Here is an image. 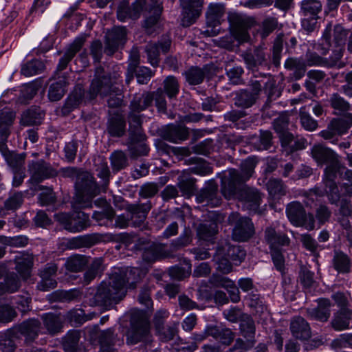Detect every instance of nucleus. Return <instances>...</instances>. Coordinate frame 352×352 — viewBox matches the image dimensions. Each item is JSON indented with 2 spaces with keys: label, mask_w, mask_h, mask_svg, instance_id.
<instances>
[{
  "label": "nucleus",
  "mask_w": 352,
  "mask_h": 352,
  "mask_svg": "<svg viewBox=\"0 0 352 352\" xmlns=\"http://www.w3.org/2000/svg\"><path fill=\"white\" fill-rule=\"evenodd\" d=\"M179 1L183 9L182 25L188 27L201 15L204 0H179Z\"/></svg>",
  "instance_id": "nucleus-12"
},
{
  "label": "nucleus",
  "mask_w": 352,
  "mask_h": 352,
  "mask_svg": "<svg viewBox=\"0 0 352 352\" xmlns=\"http://www.w3.org/2000/svg\"><path fill=\"white\" fill-rule=\"evenodd\" d=\"M96 314L94 313L86 315L84 310L76 309L70 311L67 314L69 321L74 325H81L85 322L91 320Z\"/></svg>",
  "instance_id": "nucleus-61"
},
{
  "label": "nucleus",
  "mask_w": 352,
  "mask_h": 352,
  "mask_svg": "<svg viewBox=\"0 0 352 352\" xmlns=\"http://www.w3.org/2000/svg\"><path fill=\"white\" fill-rule=\"evenodd\" d=\"M126 344L134 345L141 342L147 349L152 345L153 337L150 332V325L145 314L134 309L131 313L130 327L126 333Z\"/></svg>",
  "instance_id": "nucleus-3"
},
{
  "label": "nucleus",
  "mask_w": 352,
  "mask_h": 352,
  "mask_svg": "<svg viewBox=\"0 0 352 352\" xmlns=\"http://www.w3.org/2000/svg\"><path fill=\"white\" fill-rule=\"evenodd\" d=\"M331 50V55L329 58H326V67L342 68L344 63L340 60L343 55V47L335 46V48Z\"/></svg>",
  "instance_id": "nucleus-59"
},
{
  "label": "nucleus",
  "mask_w": 352,
  "mask_h": 352,
  "mask_svg": "<svg viewBox=\"0 0 352 352\" xmlns=\"http://www.w3.org/2000/svg\"><path fill=\"white\" fill-rule=\"evenodd\" d=\"M142 117L138 113L130 111L129 114V139L131 142H139L143 138Z\"/></svg>",
  "instance_id": "nucleus-29"
},
{
  "label": "nucleus",
  "mask_w": 352,
  "mask_h": 352,
  "mask_svg": "<svg viewBox=\"0 0 352 352\" xmlns=\"http://www.w3.org/2000/svg\"><path fill=\"white\" fill-rule=\"evenodd\" d=\"M256 163L254 157H249L241 162L240 170L231 168L224 173L221 178V192L226 199L233 197L238 187L252 176Z\"/></svg>",
  "instance_id": "nucleus-2"
},
{
  "label": "nucleus",
  "mask_w": 352,
  "mask_h": 352,
  "mask_svg": "<svg viewBox=\"0 0 352 352\" xmlns=\"http://www.w3.org/2000/svg\"><path fill=\"white\" fill-rule=\"evenodd\" d=\"M100 352H114L113 331L109 329L101 333L99 337Z\"/></svg>",
  "instance_id": "nucleus-55"
},
{
  "label": "nucleus",
  "mask_w": 352,
  "mask_h": 352,
  "mask_svg": "<svg viewBox=\"0 0 352 352\" xmlns=\"http://www.w3.org/2000/svg\"><path fill=\"white\" fill-rule=\"evenodd\" d=\"M29 239L26 236L19 235L15 236H0V243L14 247V248H23L28 244Z\"/></svg>",
  "instance_id": "nucleus-58"
},
{
  "label": "nucleus",
  "mask_w": 352,
  "mask_h": 352,
  "mask_svg": "<svg viewBox=\"0 0 352 352\" xmlns=\"http://www.w3.org/2000/svg\"><path fill=\"white\" fill-rule=\"evenodd\" d=\"M5 158L12 171L25 170V153H8L5 155Z\"/></svg>",
  "instance_id": "nucleus-52"
},
{
  "label": "nucleus",
  "mask_w": 352,
  "mask_h": 352,
  "mask_svg": "<svg viewBox=\"0 0 352 352\" xmlns=\"http://www.w3.org/2000/svg\"><path fill=\"white\" fill-rule=\"evenodd\" d=\"M287 216L296 226L305 227L308 230L315 228V219L312 214H307L302 205L298 201L289 204L286 208Z\"/></svg>",
  "instance_id": "nucleus-6"
},
{
  "label": "nucleus",
  "mask_w": 352,
  "mask_h": 352,
  "mask_svg": "<svg viewBox=\"0 0 352 352\" xmlns=\"http://www.w3.org/2000/svg\"><path fill=\"white\" fill-rule=\"evenodd\" d=\"M100 235L97 233L85 234L69 239L67 242L66 246L70 250H76L82 248H91L100 242Z\"/></svg>",
  "instance_id": "nucleus-24"
},
{
  "label": "nucleus",
  "mask_w": 352,
  "mask_h": 352,
  "mask_svg": "<svg viewBox=\"0 0 352 352\" xmlns=\"http://www.w3.org/2000/svg\"><path fill=\"white\" fill-rule=\"evenodd\" d=\"M289 329L292 335L301 341L307 340L311 336L309 323L301 316L294 317L292 319Z\"/></svg>",
  "instance_id": "nucleus-18"
},
{
  "label": "nucleus",
  "mask_w": 352,
  "mask_h": 352,
  "mask_svg": "<svg viewBox=\"0 0 352 352\" xmlns=\"http://www.w3.org/2000/svg\"><path fill=\"white\" fill-rule=\"evenodd\" d=\"M146 4V0H135L131 6H129L128 1H122L117 10L118 19L124 21L127 19H138Z\"/></svg>",
  "instance_id": "nucleus-15"
},
{
  "label": "nucleus",
  "mask_w": 352,
  "mask_h": 352,
  "mask_svg": "<svg viewBox=\"0 0 352 352\" xmlns=\"http://www.w3.org/2000/svg\"><path fill=\"white\" fill-rule=\"evenodd\" d=\"M164 90L169 98H175L179 91V85L177 78L173 76H168L164 80Z\"/></svg>",
  "instance_id": "nucleus-64"
},
{
  "label": "nucleus",
  "mask_w": 352,
  "mask_h": 352,
  "mask_svg": "<svg viewBox=\"0 0 352 352\" xmlns=\"http://www.w3.org/2000/svg\"><path fill=\"white\" fill-rule=\"evenodd\" d=\"M43 117L44 113L39 108L31 107L22 114L21 123L23 126L39 124Z\"/></svg>",
  "instance_id": "nucleus-37"
},
{
  "label": "nucleus",
  "mask_w": 352,
  "mask_h": 352,
  "mask_svg": "<svg viewBox=\"0 0 352 352\" xmlns=\"http://www.w3.org/2000/svg\"><path fill=\"white\" fill-rule=\"evenodd\" d=\"M331 32L332 24L329 23L327 25L326 28L322 33L321 43H318L316 46V50L318 51L321 55H326L331 50Z\"/></svg>",
  "instance_id": "nucleus-53"
},
{
  "label": "nucleus",
  "mask_w": 352,
  "mask_h": 352,
  "mask_svg": "<svg viewBox=\"0 0 352 352\" xmlns=\"http://www.w3.org/2000/svg\"><path fill=\"white\" fill-rule=\"evenodd\" d=\"M89 256L85 255L74 254L67 259L65 266L69 272H80L89 263Z\"/></svg>",
  "instance_id": "nucleus-40"
},
{
  "label": "nucleus",
  "mask_w": 352,
  "mask_h": 352,
  "mask_svg": "<svg viewBox=\"0 0 352 352\" xmlns=\"http://www.w3.org/2000/svg\"><path fill=\"white\" fill-rule=\"evenodd\" d=\"M228 221L234 224L232 238L236 241H246L254 233V226L250 219L243 217L237 212H232L228 217Z\"/></svg>",
  "instance_id": "nucleus-8"
},
{
  "label": "nucleus",
  "mask_w": 352,
  "mask_h": 352,
  "mask_svg": "<svg viewBox=\"0 0 352 352\" xmlns=\"http://www.w3.org/2000/svg\"><path fill=\"white\" fill-rule=\"evenodd\" d=\"M234 104L243 109L252 107L256 102L255 94L248 90H241L236 94Z\"/></svg>",
  "instance_id": "nucleus-46"
},
{
  "label": "nucleus",
  "mask_w": 352,
  "mask_h": 352,
  "mask_svg": "<svg viewBox=\"0 0 352 352\" xmlns=\"http://www.w3.org/2000/svg\"><path fill=\"white\" fill-rule=\"evenodd\" d=\"M245 251L239 245H229L226 256L236 265H239L245 258Z\"/></svg>",
  "instance_id": "nucleus-60"
},
{
  "label": "nucleus",
  "mask_w": 352,
  "mask_h": 352,
  "mask_svg": "<svg viewBox=\"0 0 352 352\" xmlns=\"http://www.w3.org/2000/svg\"><path fill=\"white\" fill-rule=\"evenodd\" d=\"M45 69V65L43 60L34 58L21 64V74L26 77L38 75Z\"/></svg>",
  "instance_id": "nucleus-35"
},
{
  "label": "nucleus",
  "mask_w": 352,
  "mask_h": 352,
  "mask_svg": "<svg viewBox=\"0 0 352 352\" xmlns=\"http://www.w3.org/2000/svg\"><path fill=\"white\" fill-rule=\"evenodd\" d=\"M330 127L334 130L338 135L346 133L352 125V120L343 118H334L330 122Z\"/></svg>",
  "instance_id": "nucleus-62"
},
{
  "label": "nucleus",
  "mask_w": 352,
  "mask_h": 352,
  "mask_svg": "<svg viewBox=\"0 0 352 352\" xmlns=\"http://www.w3.org/2000/svg\"><path fill=\"white\" fill-rule=\"evenodd\" d=\"M208 333L225 346L230 345L235 337V333L230 329L223 326L209 325Z\"/></svg>",
  "instance_id": "nucleus-22"
},
{
  "label": "nucleus",
  "mask_w": 352,
  "mask_h": 352,
  "mask_svg": "<svg viewBox=\"0 0 352 352\" xmlns=\"http://www.w3.org/2000/svg\"><path fill=\"white\" fill-rule=\"evenodd\" d=\"M239 201L243 208L248 210L250 214H261L259 207L262 202V195L257 189L244 187L239 192Z\"/></svg>",
  "instance_id": "nucleus-11"
},
{
  "label": "nucleus",
  "mask_w": 352,
  "mask_h": 352,
  "mask_svg": "<svg viewBox=\"0 0 352 352\" xmlns=\"http://www.w3.org/2000/svg\"><path fill=\"white\" fill-rule=\"evenodd\" d=\"M107 130L108 133L114 138L122 137L126 131V121L120 114H114L107 122Z\"/></svg>",
  "instance_id": "nucleus-28"
},
{
  "label": "nucleus",
  "mask_w": 352,
  "mask_h": 352,
  "mask_svg": "<svg viewBox=\"0 0 352 352\" xmlns=\"http://www.w3.org/2000/svg\"><path fill=\"white\" fill-rule=\"evenodd\" d=\"M15 270L19 274L21 278L26 280L31 276L32 268L34 265V258L32 254L22 253L16 256L14 258Z\"/></svg>",
  "instance_id": "nucleus-21"
},
{
  "label": "nucleus",
  "mask_w": 352,
  "mask_h": 352,
  "mask_svg": "<svg viewBox=\"0 0 352 352\" xmlns=\"http://www.w3.org/2000/svg\"><path fill=\"white\" fill-rule=\"evenodd\" d=\"M85 41L83 36L77 37L68 47L63 57L59 60L57 65L58 71H63L67 67L68 63L73 59L76 54L81 50Z\"/></svg>",
  "instance_id": "nucleus-23"
},
{
  "label": "nucleus",
  "mask_w": 352,
  "mask_h": 352,
  "mask_svg": "<svg viewBox=\"0 0 352 352\" xmlns=\"http://www.w3.org/2000/svg\"><path fill=\"white\" fill-rule=\"evenodd\" d=\"M161 0H149V3L146 7V10L149 13V16L145 20L144 27L148 30L153 28L159 21L162 12V6Z\"/></svg>",
  "instance_id": "nucleus-30"
},
{
  "label": "nucleus",
  "mask_w": 352,
  "mask_h": 352,
  "mask_svg": "<svg viewBox=\"0 0 352 352\" xmlns=\"http://www.w3.org/2000/svg\"><path fill=\"white\" fill-rule=\"evenodd\" d=\"M153 96L151 93H144L141 95L135 96L130 104V110L132 112L139 113L145 110L152 104Z\"/></svg>",
  "instance_id": "nucleus-36"
},
{
  "label": "nucleus",
  "mask_w": 352,
  "mask_h": 352,
  "mask_svg": "<svg viewBox=\"0 0 352 352\" xmlns=\"http://www.w3.org/2000/svg\"><path fill=\"white\" fill-rule=\"evenodd\" d=\"M23 202V195L21 192L11 193L8 198L4 201L2 208H0V214L6 215V211H15L19 208Z\"/></svg>",
  "instance_id": "nucleus-41"
},
{
  "label": "nucleus",
  "mask_w": 352,
  "mask_h": 352,
  "mask_svg": "<svg viewBox=\"0 0 352 352\" xmlns=\"http://www.w3.org/2000/svg\"><path fill=\"white\" fill-rule=\"evenodd\" d=\"M231 34L226 35L219 40V45L228 50H233L235 41L239 43L248 42L250 38L248 30L253 26L254 19L239 14H232L229 17Z\"/></svg>",
  "instance_id": "nucleus-4"
},
{
  "label": "nucleus",
  "mask_w": 352,
  "mask_h": 352,
  "mask_svg": "<svg viewBox=\"0 0 352 352\" xmlns=\"http://www.w3.org/2000/svg\"><path fill=\"white\" fill-rule=\"evenodd\" d=\"M76 201L81 208H91L92 199L100 193L94 176L87 171L80 173L75 181Z\"/></svg>",
  "instance_id": "nucleus-5"
},
{
  "label": "nucleus",
  "mask_w": 352,
  "mask_h": 352,
  "mask_svg": "<svg viewBox=\"0 0 352 352\" xmlns=\"http://www.w3.org/2000/svg\"><path fill=\"white\" fill-rule=\"evenodd\" d=\"M43 323L48 333L55 335L60 332L63 328L60 318L52 314H46L43 316Z\"/></svg>",
  "instance_id": "nucleus-50"
},
{
  "label": "nucleus",
  "mask_w": 352,
  "mask_h": 352,
  "mask_svg": "<svg viewBox=\"0 0 352 352\" xmlns=\"http://www.w3.org/2000/svg\"><path fill=\"white\" fill-rule=\"evenodd\" d=\"M21 280L14 272L8 273L3 281L0 282V296L6 293H14L21 287Z\"/></svg>",
  "instance_id": "nucleus-33"
},
{
  "label": "nucleus",
  "mask_w": 352,
  "mask_h": 352,
  "mask_svg": "<svg viewBox=\"0 0 352 352\" xmlns=\"http://www.w3.org/2000/svg\"><path fill=\"white\" fill-rule=\"evenodd\" d=\"M41 329V322L38 319L31 318L14 325L10 329V332L15 338L19 339L23 337L25 342L30 343L38 338Z\"/></svg>",
  "instance_id": "nucleus-9"
},
{
  "label": "nucleus",
  "mask_w": 352,
  "mask_h": 352,
  "mask_svg": "<svg viewBox=\"0 0 352 352\" xmlns=\"http://www.w3.org/2000/svg\"><path fill=\"white\" fill-rule=\"evenodd\" d=\"M225 12L224 7L220 3H210L206 12L207 21L211 25L215 26L219 23L220 19Z\"/></svg>",
  "instance_id": "nucleus-47"
},
{
  "label": "nucleus",
  "mask_w": 352,
  "mask_h": 352,
  "mask_svg": "<svg viewBox=\"0 0 352 352\" xmlns=\"http://www.w3.org/2000/svg\"><path fill=\"white\" fill-rule=\"evenodd\" d=\"M265 240L269 245L270 250H283L284 247L289 246L290 243V239L286 234L276 231L272 227L265 229Z\"/></svg>",
  "instance_id": "nucleus-17"
},
{
  "label": "nucleus",
  "mask_w": 352,
  "mask_h": 352,
  "mask_svg": "<svg viewBox=\"0 0 352 352\" xmlns=\"http://www.w3.org/2000/svg\"><path fill=\"white\" fill-rule=\"evenodd\" d=\"M110 160L113 172H118L129 165L126 153L120 150L113 152Z\"/></svg>",
  "instance_id": "nucleus-51"
},
{
  "label": "nucleus",
  "mask_w": 352,
  "mask_h": 352,
  "mask_svg": "<svg viewBox=\"0 0 352 352\" xmlns=\"http://www.w3.org/2000/svg\"><path fill=\"white\" fill-rule=\"evenodd\" d=\"M28 171L31 175V179L37 183L57 175V171L43 160L31 161L28 164Z\"/></svg>",
  "instance_id": "nucleus-13"
},
{
  "label": "nucleus",
  "mask_w": 352,
  "mask_h": 352,
  "mask_svg": "<svg viewBox=\"0 0 352 352\" xmlns=\"http://www.w3.org/2000/svg\"><path fill=\"white\" fill-rule=\"evenodd\" d=\"M322 10V3L318 0H303L301 2V11L304 16L316 19Z\"/></svg>",
  "instance_id": "nucleus-49"
},
{
  "label": "nucleus",
  "mask_w": 352,
  "mask_h": 352,
  "mask_svg": "<svg viewBox=\"0 0 352 352\" xmlns=\"http://www.w3.org/2000/svg\"><path fill=\"white\" fill-rule=\"evenodd\" d=\"M329 103L337 115H345L351 110V104L339 94L334 93L329 98Z\"/></svg>",
  "instance_id": "nucleus-39"
},
{
  "label": "nucleus",
  "mask_w": 352,
  "mask_h": 352,
  "mask_svg": "<svg viewBox=\"0 0 352 352\" xmlns=\"http://www.w3.org/2000/svg\"><path fill=\"white\" fill-rule=\"evenodd\" d=\"M332 303L328 298H320L318 300V306L315 308L307 309L309 317L311 319L321 322H327L331 315Z\"/></svg>",
  "instance_id": "nucleus-20"
},
{
  "label": "nucleus",
  "mask_w": 352,
  "mask_h": 352,
  "mask_svg": "<svg viewBox=\"0 0 352 352\" xmlns=\"http://www.w3.org/2000/svg\"><path fill=\"white\" fill-rule=\"evenodd\" d=\"M299 117L301 126L305 130L313 131L318 128V122L309 115L306 105L300 109Z\"/></svg>",
  "instance_id": "nucleus-56"
},
{
  "label": "nucleus",
  "mask_w": 352,
  "mask_h": 352,
  "mask_svg": "<svg viewBox=\"0 0 352 352\" xmlns=\"http://www.w3.org/2000/svg\"><path fill=\"white\" fill-rule=\"evenodd\" d=\"M285 67L289 70L293 71L294 76L296 79L301 78L306 72V64L300 59L296 58H289L285 63Z\"/></svg>",
  "instance_id": "nucleus-48"
},
{
  "label": "nucleus",
  "mask_w": 352,
  "mask_h": 352,
  "mask_svg": "<svg viewBox=\"0 0 352 352\" xmlns=\"http://www.w3.org/2000/svg\"><path fill=\"white\" fill-rule=\"evenodd\" d=\"M267 189L274 199H280L286 194V186L280 179H270L267 183Z\"/></svg>",
  "instance_id": "nucleus-44"
},
{
  "label": "nucleus",
  "mask_w": 352,
  "mask_h": 352,
  "mask_svg": "<svg viewBox=\"0 0 352 352\" xmlns=\"http://www.w3.org/2000/svg\"><path fill=\"white\" fill-rule=\"evenodd\" d=\"M55 219L71 232H78L91 226L89 214L80 212L75 214L60 212L54 214Z\"/></svg>",
  "instance_id": "nucleus-7"
},
{
  "label": "nucleus",
  "mask_w": 352,
  "mask_h": 352,
  "mask_svg": "<svg viewBox=\"0 0 352 352\" xmlns=\"http://www.w3.org/2000/svg\"><path fill=\"white\" fill-rule=\"evenodd\" d=\"M288 121L287 118H279L274 122V129L280 135V140L283 146H290L292 143L294 141V135L287 131H284V129L287 126Z\"/></svg>",
  "instance_id": "nucleus-34"
},
{
  "label": "nucleus",
  "mask_w": 352,
  "mask_h": 352,
  "mask_svg": "<svg viewBox=\"0 0 352 352\" xmlns=\"http://www.w3.org/2000/svg\"><path fill=\"white\" fill-rule=\"evenodd\" d=\"M151 209V203L148 201L144 204H132L126 206V211L135 226H140L146 219Z\"/></svg>",
  "instance_id": "nucleus-19"
},
{
  "label": "nucleus",
  "mask_w": 352,
  "mask_h": 352,
  "mask_svg": "<svg viewBox=\"0 0 352 352\" xmlns=\"http://www.w3.org/2000/svg\"><path fill=\"white\" fill-rule=\"evenodd\" d=\"M240 330L243 337L252 341L255 335V324L253 319L248 315L244 316L240 323Z\"/></svg>",
  "instance_id": "nucleus-54"
},
{
  "label": "nucleus",
  "mask_w": 352,
  "mask_h": 352,
  "mask_svg": "<svg viewBox=\"0 0 352 352\" xmlns=\"http://www.w3.org/2000/svg\"><path fill=\"white\" fill-rule=\"evenodd\" d=\"M140 270L133 267L125 274H112L108 280L103 281L98 286L94 296L95 302L106 309H109L113 304L118 303L126 294V283L129 280L128 275L138 274Z\"/></svg>",
  "instance_id": "nucleus-1"
},
{
  "label": "nucleus",
  "mask_w": 352,
  "mask_h": 352,
  "mask_svg": "<svg viewBox=\"0 0 352 352\" xmlns=\"http://www.w3.org/2000/svg\"><path fill=\"white\" fill-rule=\"evenodd\" d=\"M126 41V29L124 27H116L109 31L106 36L104 53L113 55L120 46H123Z\"/></svg>",
  "instance_id": "nucleus-14"
},
{
  "label": "nucleus",
  "mask_w": 352,
  "mask_h": 352,
  "mask_svg": "<svg viewBox=\"0 0 352 352\" xmlns=\"http://www.w3.org/2000/svg\"><path fill=\"white\" fill-rule=\"evenodd\" d=\"M160 136L164 140L173 143H180L188 138V129L181 124H168L160 131Z\"/></svg>",
  "instance_id": "nucleus-16"
},
{
  "label": "nucleus",
  "mask_w": 352,
  "mask_h": 352,
  "mask_svg": "<svg viewBox=\"0 0 352 352\" xmlns=\"http://www.w3.org/2000/svg\"><path fill=\"white\" fill-rule=\"evenodd\" d=\"M311 157L318 164L333 162L338 155L331 149L321 144H314L311 149Z\"/></svg>",
  "instance_id": "nucleus-25"
},
{
  "label": "nucleus",
  "mask_w": 352,
  "mask_h": 352,
  "mask_svg": "<svg viewBox=\"0 0 352 352\" xmlns=\"http://www.w3.org/2000/svg\"><path fill=\"white\" fill-rule=\"evenodd\" d=\"M12 338H15L11 333L10 329L0 335V350L2 352H14L16 346Z\"/></svg>",
  "instance_id": "nucleus-63"
},
{
  "label": "nucleus",
  "mask_w": 352,
  "mask_h": 352,
  "mask_svg": "<svg viewBox=\"0 0 352 352\" xmlns=\"http://www.w3.org/2000/svg\"><path fill=\"white\" fill-rule=\"evenodd\" d=\"M217 234V225L214 222L204 223L197 228V235L201 240L213 242Z\"/></svg>",
  "instance_id": "nucleus-38"
},
{
  "label": "nucleus",
  "mask_w": 352,
  "mask_h": 352,
  "mask_svg": "<svg viewBox=\"0 0 352 352\" xmlns=\"http://www.w3.org/2000/svg\"><path fill=\"white\" fill-rule=\"evenodd\" d=\"M352 311L349 309H339L334 313L331 326L336 331H343L349 328Z\"/></svg>",
  "instance_id": "nucleus-26"
},
{
  "label": "nucleus",
  "mask_w": 352,
  "mask_h": 352,
  "mask_svg": "<svg viewBox=\"0 0 352 352\" xmlns=\"http://www.w3.org/2000/svg\"><path fill=\"white\" fill-rule=\"evenodd\" d=\"M112 86L113 82L110 76L105 73L102 67H97L90 86V98H95L98 94L102 96L109 95L112 91Z\"/></svg>",
  "instance_id": "nucleus-10"
},
{
  "label": "nucleus",
  "mask_w": 352,
  "mask_h": 352,
  "mask_svg": "<svg viewBox=\"0 0 352 352\" xmlns=\"http://www.w3.org/2000/svg\"><path fill=\"white\" fill-rule=\"evenodd\" d=\"M67 82L65 79H59L58 80L52 83L48 90V98L51 101H58L60 100L65 94Z\"/></svg>",
  "instance_id": "nucleus-45"
},
{
  "label": "nucleus",
  "mask_w": 352,
  "mask_h": 352,
  "mask_svg": "<svg viewBox=\"0 0 352 352\" xmlns=\"http://www.w3.org/2000/svg\"><path fill=\"white\" fill-rule=\"evenodd\" d=\"M334 269L339 273H348L351 268L349 257L341 251H335L333 258Z\"/></svg>",
  "instance_id": "nucleus-43"
},
{
  "label": "nucleus",
  "mask_w": 352,
  "mask_h": 352,
  "mask_svg": "<svg viewBox=\"0 0 352 352\" xmlns=\"http://www.w3.org/2000/svg\"><path fill=\"white\" fill-rule=\"evenodd\" d=\"M84 94V90L81 87H76L69 95L64 105L62 107V113L63 115H68L74 109H76L82 102Z\"/></svg>",
  "instance_id": "nucleus-32"
},
{
  "label": "nucleus",
  "mask_w": 352,
  "mask_h": 352,
  "mask_svg": "<svg viewBox=\"0 0 352 352\" xmlns=\"http://www.w3.org/2000/svg\"><path fill=\"white\" fill-rule=\"evenodd\" d=\"M104 270L103 258H94L89 268L84 274V282L89 284Z\"/></svg>",
  "instance_id": "nucleus-42"
},
{
  "label": "nucleus",
  "mask_w": 352,
  "mask_h": 352,
  "mask_svg": "<svg viewBox=\"0 0 352 352\" xmlns=\"http://www.w3.org/2000/svg\"><path fill=\"white\" fill-rule=\"evenodd\" d=\"M208 67L205 65L201 68L199 67H191L183 73L186 82L190 85H197L203 82L208 72Z\"/></svg>",
  "instance_id": "nucleus-31"
},
{
  "label": "nucleus",
  "mask_w": 352,
  "mask_h": 352,
  "mask_svg": "<svg viewBox=\"0 0 352 352\" xmlns=\"http://www.w3.org/2000/svg\"><path fill=\"white\" fill-rule=\"evenodd\" d=\"M192 241V232L190 228H185L181 235L173 240L170 247L174 250H177L188 246Z\"/></svg>",
  "instance_id": "nucleus-57"
},
{
  "label": "nucleus",
  "mask_w": 352,
  "mask_h": 352,
  "mask_svg": "<svg viewBox=\"0 0 352 352\" xmlns=\"http://www.w3.org/2000/svg\"><path fill=\"white\" fill-rule=\"evenodd\" d=\"M243 60L249 69L256 70L259 66L266 65L264 51L261 48H256L253 52L243 54Z\"/></svg>",
  "instance_id": "nucleus-27"
}]
</instances>
